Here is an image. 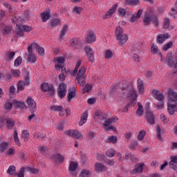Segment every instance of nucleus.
<instances>
[{"label": "nucleus", "instance_id": "obj_1", "mask_svg": "<svg viewBox=\"0 0 177 177\" xmlns=\"http://www.w3.org/2000/svg\"><path fill=\"white\" fill-rule=\"evenodd\" d=\"M168 95L167 111L170 115H174L175 112H177V93L172 89H169Z\"/></svg>", "mask_w": 177, "mask_h": 177}, {"label": "nucleus", "instance_id": "obj_2", "mask_svg": "<svg viewBox=\"0 0 177 177\" xmlns=\"http://www.w3.org/2000/svg\"><path fill=\"white\" fill-rule=\"evenodd\" d=\"M85 73H86V69L85 67L82 66L76 76V80L80 86H84L85 84H86V75Z\"/></svg>", "mask_w": 177, "mask_h": 177}, {"label": "nucleus", "instance_id": "obj_3", "mask_svg": "<svg viewBox=\"0 0 177 177\" xmlns=\"http://www.w3.org/2000/svg\"><path fill=\"white\" fill-rule=\"evenodd\" d=\"M119 88H120V95L121 97H128L129 96V92L132 89V86H128L125 82H122V84H120Z\"/></svg>", "mask_w": 177, "mask_h": 177}, {"label": "nucleus", "instance_id": "obj_4", "mask_svg": "<svg viewBox=\"0 0 177 177\" xmlns=\"http://www.w3.org/2000/svg\"><path fill=\"white\" fill-rule=\"evenodd\" d=\"M57 95L60 99H63L67 95V84H59L57 89Z\"/></svg>", "mask_w": 177, "mask_h": 177}, {"label": "nucleus", "instance_id": "obj_5", "mask_svg": "<svg viewBox=\"0 0 177 177\" xmlns=\"http://www.w3.org/2000/svg\"><path fill=\"white\" fill-rule=\"evenodd\" d=\"M84 50L86 52V56L87 57L88 62L93 63V62H95V53L93 52L92 48H91L89 46H86L84 48Z\"/></svg>", "mask_w": 177, "mask_h": 177}, {"label": "nucleus", "instance_id": "obj_6", "mask_svg": "<svg viewBox=\"0 0 177 177\" xmlns=\"http://www.w3.org/2000/svg\"><path fill=\"white\" fill-rule=\"evenodd\" d=\"M41 89L44 92H49V95L51 96L56 93V91L53 88V86L48 83H43L41 84Z\"/></svg>", "mask_w": 177, "mask_h": 177}, {"label": "nucleus", "instance_id": "obj_7", "mask_svg": "<svg viewBox=\"0 0 177 177\" xmlns=\"http://www.w3.org/2000/svg\"><path fill=\"white\" fill-rule=\"evenodd\" d=\"M28 52L29 54L28 55L27 62L29 63H35L37 62V55L32 53V46H28Z\"/></svg>", "mask_w": 177, "mask_h": 177}, {"label": "nucleus", "instance_id": "obj_8", "mask_svg": "<svg viewBox=\"0 0 177 177\" xmlns=\"http://www.w3.org/2000/svg\"><path fill=\"white\" fill-rule=\"evenodd\" d=\"M145 13H149V15L152 17L153 26L155 27H158V19L157 18V16H156L154 8H149L148 11L145 12Z\"/></svg>", "mask_w": 177, "mask_h": 177}, {"label": "nucleus", "instance_id": "obj_9", "mask_svg": "<svg viewBox=\"0 0 177 177\" xmlns=\"http://www.w3.org/2000/svg\"><path fill=\"white\" fill-rule=\"evenodd\" d=\"M27 104L28 105L29 110L31 113H35L37 111V103L31 97H29L27 100Z\"/></svg>", "mask_w": 177, "mask_h": 177}, {"label": "nucleus", "instance_id": "obj_10", "mask_svg": "<svg viewBox=\"0 0 177 177\" xmlns=\"http://www.w3.org/2000/svg\"><path fill=\"white\" fill-rule=\"evenodd\" d=\"M145 115H146V120L147 121L148 124H150L151 125H154V115H153V113L150 111V110L147 109L145 111Z\"/></svg>", "mask_w": 177, "mask_h": 177}, {"label": "nucleus", "instance_id": "obj_11", "mask_svg": "<svg viewBox=\"0 0 177 177\" xmlns=\"http://www.w3.org/2000/svg\"><path fill=\"white\" fill-rule=\"evenodd\" d=\"M65 133L75 139H83L84 138L82 137V135L80 134V131L75 130H69L68 131H65Z\"/></svg>", "mask_w": 177, "mask_h": 177}, {"label": "nucleus", "instance_id": "obj_12", "mask_svg": "<svg viewBox=\"0 0 177 177\" xmlns=\"http://www.w3.org/2000/svg\"><path fill=\"white\" fill-rule=\"evenodd\" d=\"M117 8H118V4L113 5L110 10L105 13V15L103 17V19H110L114 13H115V10H117Z\"/></svg>", "mask_w": 177, "mask_h": 177}, {"label": "nucleus", "instance_id": "obj_13", "mask_svg": "<svg viewBox=\"0 0 177 177\" xmlns=\"http://www.w3.org/2000/svg\"><path fill=\"white\" fill-rule=\"evenodd\" d=\"M29 46H32V49H36L37 52H38L39 55L40 56H44L45 55V49L44 48L39 46L38 44L37 43H33L32 44H29Z\"/></svg>", "mask_w": 177, "mask_h": 177}, {"label": "nucleus", "instance_id": "obj_14", "mask_svg": "<svg viewBox=\"0 0 177 177\" xmlns=\"http://www.w3.org/2000/svg\"><path fill=\"white\" fill-rule=\"evenodd\" d=\"M144 26H150V23H153V17L149 15V12H145L144 17L142 19Z\"/></svg>", "mask_w": 177, "mask_h": 177}, {"label": "nucleus", "instance_id": "obj_15", "mask_svg": "<svg viewBox=\"0 0 177 177\" xmlns=\"http://www.w3.org/2000/svg\"><path fill=\"white\" fill-rule=\"evenodd\" d=\"M168 38H169L168 33L158 35L156 38V42L157 44H164L165 39H168Z\"/></svg>", "mask_w": 177, "mask_h": 177}, {"label": "nucleus", "instance_id": "obj_16", "mask_svg": "<svg viewBox=\"0 0 177 177\" xmlns=\"http://www.w3.org/2000/svg\"><path fill=\"white\" fill-rule=\"evenodd\" d=\"M165 60H166V64H167V66H169V67H170V68H172V67L175 66L176 62L174 59V58H172L171 54L167 55L165 57Z\"/></svg>", "mask_w": 177, "mask_h": 177}, {"label": "nucleus", "instance_id": "obj_17", "mask_svg": "<svg viewBox=\"0 0 177 177\" xmlns=\"http://www.w3.org/2000/svg\"><path fill=\"white\" fill-rule=\"evenodd\" d=\"M151 53L152 55H157L158 56H160V57H162V55H161V51H160L158 46L155 44H153L151 46Z\"/></svg>", "mask_w": 177, "mask_h": 177}, {"label": "nucleus", "instance_id": "obj_18", "mask_svg": "<svg viewBox=\"0 0 177 177\" xmlns=\"http://www.w3.org/2000/svg\"><path fill=\"white\" fill-rule=\"evenodd\" d=\"M143 167H145V163H139L136 165V168L131 171V174H134L135 175L138 172L142 174L143 172Z\"/></svg>", "mask_w": 177, "mask_h": 177}, {"label": "nucleus", "instance_id": "obj_19", "mask_svg": "<svg viewBox=\"0 0 177 177\" xmlns=\"http://www.w3.org/2000/svg\"><path fill=\"white\" fill-rule=\"evenodd\" d=\"M137 88L139 93L143 95L145 93V84H143V80L138 79L137 82Z\"/></svg>", "mask_w": 177, "mask_h": 177}, {"label": "nucleus", "instance_id": "obj_20", "mask_svg": "<svg viewBox=\"0 0 177 177\" xmlns=\"http://www.w3.org/2000/svg\"><path fill=\"white\" fill-rule=\"evenodd\" d=\"M94 168L96 172H104L107 169L106 166L102 163H95Z\"/></svg>", "mask_w": 177, "mask_h": 177}, {"label": "nucleus", "instance_id": "obj_21", "mask_svg": "<svg viewBox=\"0 0 177 177\" xmlns=\"http://www.w3.org/2000/svg\"><path fill=\"white\" fill-rule=\"evenodd\" d=\"M86 41L88 44H92L96 41V36H95V33L93 32H89L87 34Z\"/></svg>", "mask_w": 177, "mask_h": 177}, {"label": "nucleus", "instance_id": "obj_22", "mask_svg": "<svg viewBox=\"0 0 177 177\" xmlns=\"http://www.w3.org/2000/svg\"><path fill=\"white\" fill-rule=\"evenodd\" d=\"M142 13H143V9H140L136 15H132L130 19L131 23H135L142 16Z\"/></svg>", "mask_w": 177, "mask_h": 177}, {"label": "nucleus", "instance_id": "obj_23", "mask_svg": "<svg viewBox=\"0 0 177 177\" xmlns=\"http://www.w3.org/2000/svg\"><path fill=\"white\" fill-rule=\"evenodd\" d=\"M86 121H88V111H84V113H82L81 120L79 122L80 127H82L84 124L86 123Z\"/></svg>", "mask_w": 177, "mask_h": 177}, {"label": "nucleus", "instance_id": "obj_24", "mask_svg": "<svg viewBox=\"0 0 177 177\" xmlns=\"http://www.w3.org/2000/svg\"><path fill=\"white\" fill-rule=\"evenodd\" d=\"M116 39L120 45H124V44H126L127 41H128V35L123 34L121 36H119V37H116Z\"/></svg>", "mask_w": 177, "mask_h": 177}, {"label": "nucleus", "instance_id": "obj_25", "mask_svg": "<svg viewBox=\"0 0 177 177\" xmlns=\"http://www.w3.org/2000/svg\"><path fill=\"white\" fill-rule=\"evenodd\" d=\"M152 96L157 100H164V95L159 93L157 90H153L152 91Z\"/></svg>", "mask_w": 177, "mask_h": 177}, {"label": "nucleus", "instance_id": "obj_26", "mask_svg": "<svg viewBox=\"0 0 177 177\" xmlns=\"http://www.w3.org/2000/svg\"><path fill=\"white\" fill-rule=\"evenodd\" d=\"M128 97H131L133 102H136V100L138 99V93H136V91L133 89V87H132V89H130Z\"/></svg>", "mask_w": 177, "mask_h": 177}, {"label": "nucleus", "instance_id": "obj_27", "mask_svg": "<svg viewBox=\"0 0 177 177\" xmlns=\"http://www.w3.org/2000/svg\"><path fill=\"white\" fill-rule=\"evenodd\" d=\"M77 168H78V163L77 162L71 161L68 167L69 171L71 172H75V171H77Z\"/></svg>", "mask_w": 177, "mask_h": 177}, {"label": "nucleus", "instance_id": "obj_28", "mask_svg": "<svg viewBox=\"0 0 177 177\" xmlns=\"http://www.w3.org/2000/svg\"><path fill=\"white\" fill-rule=\"evenodd\" d=\"M156 131L158 139L159 140H162V138H161V134L164 133V129L160 127V125H156Z\"/></svg>", "mask_w": 177, "mask_h": 177}, {"label": "nucleus", "instance_id": "obj_29", "mask_svg": "<svg viewBox=\"0 0 177 177\" xmlns=\"http://www.w3.org/2000/svg\"><path fill=\"white\" fill-rule=\"evenodd\" d=\"M17 28L15 29V34H17V37H23L24 33L23 32V28H21V25L19 24H17Z\"/></svg>", "mask_w": 177, "mask_h": 177}, {"label": "nucleus", "instance_id": "obj_30", "mask_svg": "<svg viewBox=\"0 0 177 177\" xmlns=\"http://www.w3.org/2000/svg\"><path fill=\"white\" fill-rule=\"evenodd\" d=\"M95 116L97 117V118L101 120H106V118H107V115L100 111H95Z\"/></svg>", "mask_w": 177, "mask_h": 177}, {"label": "nucleus", "instance_id": "obj_31", "mask_svg": "<svg viewBox=\"0 0 177 177\" xmlns=\"http://www.w3.org/2000/svg\"><path fill=\"white\" fill-rule=\"evenodd\" d=\"M41 21H43V23H46V21L49 20V17H50V13L48 11H44L41 13Z\"/></svg>", "mask_w": 177, "mask_h": 177}, {"label": "nucleus", "instance_id": "obj_32", "mask_svg": "<svg viewBox=\"0 0 177 177\" xmlns=\"http://www.w3.org/2000/svg\"><path fill=\"white\" fill-rule=\"evenodd\" d=\"M12 104L14 107H16L17 109H24L26 107V104H24V102L17 100H13Z\"/></svg>", "mask_w": 177, "mask_h": 177}, {"label": "nucleus", "instance_id": "obj_33", "mask_svg": "<svg viewBox=\"0 0 177 177\" xmlns=\"http://www.w3.org/2000/svg\"><path fill=\"white\" fill-rule=\"evenodd\" d=\"M15 55L16 53L12 51H6V59L8 62H12L13 60V57H15Z\"/></svg>", "mask_w": 177, "mask_h": 177}, {"label": "nucleus", "instance_id": "obj_34", "mask_svg": "<svg viewBox=\"0 0 177 177\" xmlns=\"http://www.w3.org/2000/svg\"><path fill=\"white\" fill-rule=\"evenodd\" d=\"M68 29V26L67 25H65L62 27V28L61 29L60 35H59V41L63 40V37H64V35H66V32H67Z\"/></svg>", "mask_w": 177, "mask_h": 177}, {"label": "nucleus", "instance_id": "obj_35", "mask_svg": "<svg viewBox=\"0 0 177 177\" xmlns=\"http://www.w3.org/2000/svg\"><path fill=\"white\" fill-rule=\"evenodd\" d=\"M140 45L137 44L132 46L131 49V53L132 54H138L139 52H140Z\"/></svg>", "mask_w": 177, "mask_h": 177}, {"label": "nucleus", "instance_id": "obj_36", "mask_svg": "<svg viewBox=\"0 0 177 177\" xmlns=\"http://www.w3.org/2000/svg\"><path fill=\"white\" fill-rule=\"evenodd\" d=\"M10 34H12V28L6 26L3 30V35H4L5 37H9Z\"/></svg>", "mask_w": 177, "mask_h": 177}, {"label": "nucleus", "instance_id": "obj_37", "mask_svg": "<svg viewBox=\"0 0 177 177\" xmlns=\"http://www.w3.org/2000/svg\"><path fill=\"white\" fill-rule=\"evenodd\" d=\"M115 118H112L110 119H108L105 121V124H104V129H107V127H110L113 122H115Z\"/></svg>", "mask_w": 177, "mask_h": 177}, {"label": "nucleus", "instance_id": "obj_38", "mask_svg": "<svg viewBox=\"0 0 177 177\" xmlns=\"http://www.w3.org/2000/svg\"><path fill=\"white\" fill-rule=\"evenodd\" d=\"M81 60H77V62H76L75 68L71 73V75L73 77H75L77 72L78 71V68H80V66H81Z\"/></svg>", "mask_w": 177, "mask_h": 177}, {"label": "nucleus", "instance_id": "obj_39", "mask_svg": "<svg viewBox=\"0 0 177 177\" xmlns=\"http://www.w3.org/2000/svg\"><path fill=\"white\" fill-rule=\"evenodd\" d=\"M124 35V30L121 26H118L115 29L116 38L121 37Z\"/></svg>", "mask_w": 177, "mask_h": 177}, {"label": "nucleus", "instance_id": "obj_40", "mask_svg": "<svg viewBox=\"0 0 177 177\" xmlns=\"http://www.w3.org/2000/svg\"><path fill=\"white\" fill-rule=\"evenodd\" d=\"M26 86V82H24V81H19L17 83V91L18 92H20L21 91H24V88Z\"/></svg>", "mask_w": 177, "mask_h": 177}, {"label": "nucleus", "instance_id": "obj_41", "mask_svg": "<svg viewBox=\"0 0 177 177\" xmlns=\"http://www.w3.org/2000/svg\"><path fill=\"white\" fill-rule=\"evenodd\" d=\"M25 171H27L28 172H31V174H33L35 175H37V174L39 172V170L38 169L30 167H25Z\"/></svg>", "mask_w": 177, "mask_h": 177}, {"label": "nucleus", "instance_id": "obj_42", "mask_svg": "<svg viewBox=\"0 0 177 177\" xmlns=\"http://www.w3.org/2000/svg\"><path fill=\"white\" fill-rule=\"evenodd\" d=\"M7 128H13L15 127V120L12 118H8L6 120Z\"/></svg>", "mask_w": 177, "mask_h": 177}, {"label": "nucleus", "instance_id": "obj_43", "mask_svg": "<svg viewBox=\"0 0 177 177\" xmlns=\"http://www.w3.org/2000/svg\"><path fill=\"white\" fill-rule=\"evenodd\" d=\"M77 96V94L75 93V91H70L68 93V102L70 103L71 102V100L74 99Z\"/></svg>", "mask_w": 177, "mask_h": 177}, {"label": "nucleus", "instance_id": "obj_44", "mask_svg": "<svg viewBox=\"0 0 177 177\" xmlns=\"http://www.w3.org/2000/svg\"><path fill=\"white\" fill-rule=\"evenodd\" d=\"M117 140H118V138H117V136H109L107 140H106V143H117Z\"/></svg>", "mask_w": 177, "mask_h": 177}, {"label": "nucleus", "instance_id": "obj_45", "mask_svg": "<svg viewBox=\"0 0 177 177\" xmlns=\"http://www.w3.org/2000/svg\"><path fill=\"white\" fill-rule=\"evenodd\" d=\"M54 158L55 159V161H57V162H62V161H64V157L59 153H56L54 156Z\"/></svg>", "mask_w": 177, "mask_h": 177}, {"label": "nucleus", "instance_id": "obj_46", "mask_svg": "<svg viewBox=\"0 0 177 177\" xmlns=\"http://www.w3.org/2000/svg\"><path fill=\"white\" fill-rule=\"evenodd\" d=\"M10 71L14 78H19V76L20 75V71L19 69H11Z\"/></svg>", "mask_w": 177, "mask_h": 177}, {"label": "nucleus", "instance_id": "obj_47", "mask_svg": "<svg viewBox=\"0 0 177 177\" xmlns=\"http://www.w3.org/2000/svg\"><path fill=\"white\" fill-rule=\"evenodd\" d=\"M124 157L127 160H129V161H136V158H135V156L129 153H126Z\"/></svg>", "mask_w": 177, "mask_h": 177}, {"label": "nucleus", "instance_id": "obj_48", "mask_svg": "<svg viewBox=\"0 0 177 177\" xmlns=\"http://www.w3.org/2000/svg\"><path fill=\"white\" fill-rule=\"evenodd\" d=\"M106 156L107 157L111 158L115 156V150L113 149H108L106 152Z\"/></svg>", "mask_w": 177, "mask_h": 177}, {"label": "nucleus", "instance_id": "obj_49", "mask_svg": "<svg viewBox=\"0 0 177 177\" xmlns=\"http://www.w3.org/2000/svg\"><path fill=\"white\" fill-rule=\"evenodd\" d=\"M50 110L51 111H63L64 108L62 106H50Z\"/></svg>", "mask_w": 177, "mask_h": 177}, {"label": "nucleus", "instance_id": "obj_50", "mask_svg": "<svg viewBox=\"0 0 177 177\" xmlns=\"http://www.w3.org/2000/svg\"><path fill=\"white\" fill-rule=\"evenodd\" d=\"M138 109L136 113L140 117L143 115V106H142V104H140V102H138Z\"/></svg>", "mask_w": 177, "mask_h": 177}, {"label": "nucleus", "instance_id": "obj_51", "mask_svg": "<svg viewBox=\"0 0 177 177\" xmlns=\"http://www.w3.org/2000/svg\"><path fill=\"white\" fill-rule=\"evenodd\" d=\"M7 173L9 174V175H15V174H16V167L13 165L10 166Z\"/></svg>", "mask_w": 177, "mask_h": 177}, {"label": "nucleus", "instance_id": "obj_52", "mask_svg": "<svg viewBox=\"0 0 177 177\" xmlns=\"http://www.w3.org/2000/svg\"><path fill=\"white\" fill-rule=\"evenodd\" d=\"M21 138L24 139L25 142H27V140H28V138H30V133H28V131L27 130H24L22 132Z\"/></svg>", "mask_w": 177, "mask_h": 177}, {"label": "nucleus", "instance_id": "obj_53", "mask_svg": "<svg viewBox=\"0 0 177 177\" xmlns=\"http://www.w3.org/2000/svg\"><path fill=\"white\" fill-rule=\"evenodd\" d=\"M14 140L15 142V143H17L18 145V146H21V145L20 144V140H19V136L17 133V131L14 130Z\"/></svg>", "mask_w": 177, "mask_h": 177}, {"label": "nucleus", "instance_id": "obj_54", "mask_svg": "<svg viewBox=\"0 0 177 177\" xmlns=\"http://www.w3.org/2000/svg\"><path fill=\"white\" fill-rule=\"evenodd\" d=\"M51 27H57V26H60V19H55L50 22Z\"/></svg>", "mask_w": 177, "mask_h": 177}, {"label": "nucleus", "instance_id": "obj_55", "mask_svg": "<svg viewBox=\"0 0 177 177\" xmlns=\"http://www.w3.org/2000/svg\"><path fill=\"white\" fill-rule=\"evenodd\" d=\"M145 136H146V131H145V130H142L138 133V140H143V139H145Z\"/></svg>", "mask_w": 177, "mask_h": 177}, {"label": "nucleus", "instance_id": "obj_56", "mask_svg": "<svg viewBox=\"0 0 177 177\" xmlns=\"http://www.w3.org/2000/svg\"><path fill=\"white\" fill-rule=\"evenodd\" d=\"M21 27L25 32H30V31H32V27L31 26L21 25Z\"/></svg>", "mask_w": 177, "mask_h": 177}, {"label": "nucleus", "instance_id": "obj_57", "mask_svg": "<svg viewBox=\"0 0 177 177\" xmlns=\"http://www.w3.org/2000/svg\"><path fill=\"white\" fill-rule=\"evenodd\" d=\"M22 62H23V58L21 57H18L15 60L14 66H15V67H19V65L21 64Z\"/></svg>", "mask_w": 177, "mask_h": 177}, {"label": "nucleus", "instance_id": "obj_58", "mask_svg": "<svg viewBox=\"0 0 177 177\" xmlns=\"http://www.w3.org/2000/svg\"><path fill=\"white\" fill-rule=\"evenodd\" d=\"M173 45H174V43L172 41H169L168 44H165L162 46V50H165V52H167V50H168V49H169L170 48H172Z\"/></svg>", "mask_w": 177, "mask_h": 177}, {"label": "nucleus", "instance_id": "obj_59", "mask_svg": "<svg viewBox=\"0 0 177 177\" xmlns=\"http://www.w3.org/2000/svg\"><path fill=\"white\" fill-rule=\"evenodd\" d=\"M105 59H111L113 57V52L110 50H106L104 53Z\"/></svg>", "mask_w": 177, "mask_h": 177}, {"label": "nucleus", "instance_id": "obj_60", "mask_svg": "<svg viewBox=\"0 0 177 177\" xmlns=\"http://www.w3.org/2000/svg\"><path fill=\"white\" fill-rule=\"evenodd\" d=\"M10 97H13L16 93V88L15 86H11L10 87Z\"/></svg>", "mask_w": 177, "mask_h": 177}, {"label": "nucleus", "instance_id": "obj_61", "mask_svg": "<svg viewBox=\"0 0 177 177\" xmlns=\"http://www.w3.org/2000/svg\"><path fill=\"white\" fill-rule=\"evenodd\" d=\"M8 149V143L6 142H1L0 143V151H5Z\"/></svg>", "mask_w": 177, "mask_h": 177}, {"label": "nucleus", "instance_id": "obj_62", "mask_svg": "<svg viewBox=\"0 0 177 177\" xmlns=\"http://www.w3.org/2000/svg\"><path fill=\"white\" fill-rule=\"evenodd\" d=\"M169 27V19L168 18H165L163 19V28H168Z\"/></svg>", "mask_w": 177, "mask_h": 177}, {"label": "nucleus", "instance_id": "obj_63", "mask_svg": "<svg viewBox=\"0 0 177 177\" xmlns=\"http://www.w3.org/2000/svg\"><path fill=\"white\" fill-rule=\"evenodd\" d=\"M26 171V167H22L19 170V172L17 174V177H24V171Z\"/></svg>", "mask_w": 177, "mask_h": 177}, {"label": "nucleus", "instance_id": "obj_64", "mask_svg": "<svg viewBox=\"0 0 177 177\" xmlns=\"http://www.w3.org/2000/svg\"><path fill=\"white\" fill-rule=\"evenodd\" d=\"M80 177H89V171L86 169L83 170Z\"/></svg>", "mask_w": 177, "mask_h": 177}]
</instances>
